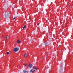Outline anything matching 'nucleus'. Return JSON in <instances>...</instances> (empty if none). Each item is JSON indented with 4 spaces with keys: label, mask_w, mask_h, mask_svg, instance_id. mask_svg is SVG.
<instances>
[{
    "label": "nucleus",
    "mask_w": 73,
    "mask_h": 73,
    "mask_svg": "<svg viewBox=\"0 0 73 73\" xmlns=\"http://www.w3.org/2000/svg\"><path fill=\"white\" fill-rule=\"evenodd\" d=\"M4 16L6 18H8V17H9V13H7L5 14Z\"/></svg>",
    "instance_id": "obj_1"
},
{
    "label": "nucleus",
    "mask_w": 73,
    "mask_h": 73,
    "mask_svg": "<svg viewBox=\"0 0 73 73\" xmlns=\"http://www.w3.org/2000/svg\"><path fill=\"white\" fill-rule=\"evenodd\" d=\"M19 50V48L15 47L14 49V52H17Z\"/></svg>",
    "instance_id": "obj_2"
},
{
    "label": "nucleus",
    "mask_w": 73,
    "mask_h": 73,
    "mask_svg": "<svg viewBox=\"0 0 73 73\" xmlns=\"http://www.w3.org/2000/svg\"><path fill=\"white\" fill-rule=\"evenodd\" d=\"M35 70L32 69L31 70H30V73H33V72H35Z\"/></svg>",
    "instance_id": "obj_3"
},
{
    "label": "nucleus",
    "mask_w": 73,
    "mask_h": 73,
    "mask_svg": "<svg viewBox=\"0 0 73 73\" xmlns=\"http://www.w3.org/2000/svg\"><path fill=\"white\" fill-rule=\"evenodd\" d=\"M33 65H32V64H30L29 65V66L30 68H32V67Z\"/></svg>",
    "instance_id": "obj_4"
},
{
    "label": "nucleus",
    "mask_w": 73,
    "mask_h": 73,
    "mask_svg": "<svg viewBox=\"0 0 73 73\" xmlns=\"http://www.w3.org/2000/svg\"><path fill=\"white\" fill-rule=\"evenodd\" d=\"M33 68L34 69H36V70H37V69H38L37 67L35 66L33 67Z\"/></svg>",
    "instance_id": "obj_5"
},
{
    "label": "nucleus",
    "mask_w": 73,
    "mask_h": 73,
    "mask_svg": "<svg viewBox=\"0 0 73 73\" xmlns=\"http://www.w3.org/2000/svg\"><path fill=\"white\" fill-rule=\"evenodd\" d=\"M24 56L25 57H27V54H25Z\"/></svg>",
    "instance_id": "obj_6"
},
{
    "label": "nucleus",
    "mask_w": 73,
    "mask_h": 73,
    "mask_svg": "<svg viewBox=\"0 0 73 73\" xmlns=\"http://www.w3.org/2000/svg\"><path fill=\"white\" fill-rule=\"evenodd\" d=\"M5 38H6V39H8V38H9L8 37V36H5Z\"/></svg>",
    "instance_id": "obj_7"
},
{
    "label": "nucleus",
    "mask_w": 73,
    "mask_h": 73,
    "mask_svg": "<svg viewBox=\"0 0 73 73\" xmlns=\"http://www.w3.org/2000/svg\"><path fill=\"white\" fill-rule=\"evenodd\" d=\"M26 27L25 25H24V27H23V29H24Z\"/></svg>",
    "instance_id": "obj_8"
},
{
    "label": "nucleus",
    "mask_w": 73,
    "mask_h": 73,
    "mask_svg": "<svg viewBox=\"0 0 73 73\" xmlns=\"http://www.w3.org/2000/svg\"><path fill=\"white\" fill-rule=\"evenodd\" d=\"M17 42L18 43H20V40H18L17 41Z\"/></svg>",
    "instance_id": "obj_9"
},
{
    "label": "nucleus",
    "mask_w": 73,
    "mask_h": 73,
    "mask_svg": "<svg viewBox=\"0 0 73 73\" xmlns=\"http://www.w3.org/2000/svg\"><path fill=\"white\" fill-rule=\"evenodd\" d=\"M9 52H7V54H9Z\"/></svg>",
    "instance_id": "obj_10"
},
{
    "label": "nucleus",
    "mask_w": 73,
    "mask_h": 73,
    "mask_svg": "<svg viewBox=\"0 0 73 73\" xmlns=\"http://www.w3.org/2000/svg\"><path fill=\"white\" fill-rule=\"evenodd\" d=\"M15 18H16V17H14L13 19L14 20H15Z\"/></svg>",
    "instance_id": "obj_11"
},
{
    "label": "nucleus",
    "mask_w": 73,
    "mask_h": 73,
    "mask_svg": "<svg viewBox=\"0 0 73 73\" xmlns=\"http://www.w3.org/2000/svg\"><path fill=\"white\" fill-rule=\"evenodd\" d=\"M23 65H24V66H26V65H27L25 64H24Z\"/></svg>",
    "instance_id": "obj_12"
},
{
    "label": "nucleus",
    "mask_w": 73,
    "mask_h": 73,
    "mask_svg": "<svg viewBox=\"0 0 73 73\" xmlns=\"http://www.w3.org/2000/svg\"><path fill=\"white\" fill-rule=\"evenodd\" d=\"M39 24H40V23H37V25H39Z\"/></svg>",
    "instance_id": "obj_13"
},
{
    "label": "nucleus",
    "mask_w": 73,
    "mask_h": 73,
    "mask_svg": "<svg viewBox=\"0 0 73 73\" xmlns=\"http://www.w3.org/2000/svg\"><path fill=\"white\" fill-rule=\"evenodd\" d=\"M46 45H48V44H46Z\"/></svg>",
    "instance_id": "obj_14"
}]
</instances>
